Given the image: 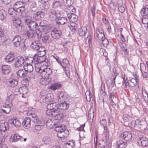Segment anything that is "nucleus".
Segmentation results:
<instances>
[{"label": "nucleus", "instance_id": "nucleus-1", "mask_svg": "<svg viewBox=\"0 0 148 148\" xmlns=\"http://www.w3.org/2000/svg\"><path fill=\"white\" fill-rule=\"evenodd\" d=\"M14 47H20L21 50H25V45L23 39L18 35L14 36L12 40Z\"/></svg>", "mask_w": 148, "mask_h": 148}, {"label": "nucleus", "instance_id": "nucleus-2", "mask_svg": "<svg viewBox=\"0 0 148 148\" xmlns=\"http://www.w3.org/2000/svg\"><path fill=\"white\" fill-rule=\"evenodd\" d=\"M31 18L30 16H27L24 18V21L25 23L28 26L30 30L35 31L37 28L38 24L36 22L31 21Z\"/></svg>", "mask_w": 148, "mask_h": 148}, {"label": "nucleus", "instance_id": "nucleus-3", "mask_svg": "<svg viewBox=\"0 0 148 148\" xmlns=\"http://www.w3.org/2000/svg\"><path fill=\"white\" fill-rule=\"evenodd\" d=\"M26 35L29 38H34L37 39L38 40H39L41 36L42 33L38 29L36 32L32 30L27 31Z\"/></svg>", "mask_w": 148, "mask_h": 148}, {"label": "nucleus", "instance_id": "nucleus-4", "mask_svg": "<svg viewBox=\"0 0 148 148\" xmlns=\"http://www.w3.org/2000/svg\"><path fill=\"white\" fill-rule=\"evenodd\" d=\"M36 60V64H42L45 66H47L49 64L48 60L46 58L45 56H39L38 54H36L35 57Z\"/></svg>", "mask_w": 148, "mask_h": 148}, {"label": "nucleus", "instance_id": "nucleus-5", "mask_svg": "<svg viewBox=\"0 0 148 148\" xmlns=\"http://www.w3.org/2000/svg\"><path fill=\"white\" fill-rule=\"evenodd\" d=\"M47 108V110L46 111V114L48 115L49 114L47 113V112H49V113H51L52 112H55L57 111V110H59V105L56 103L48 104Z\"/></svg>", "mask_w": 148, "mask_h": 148}, {"label": "nucleus", "instance_id": "nucleus-6", "mask_svg": "<svg viewBox=\"0 0 148 148\" xmlns=\"http://www.w3.org/2000/svg\"><path fill=\"white\" fill-rule=\"evenodd\" d=\"M52 72V70L49 68H47L44 69H43L41 73V75L45 79L48 80L49 82V76L51 74Z\"/></svg>", "mask_w": 148, "mask_h": 148}, {"label": "nucleus", "instance_id": "nucleus-7", "mask_svg": "<svg viewBox=\"0 0 148 148\" xmlns=\"http://www.w3.org/2000/svg\"><path fill=\"white\" fill-rule=\"evenodd\" d=\"M47 113L49 114L48 115L53 117L54 119L56 120H59L63 118V115L62 113H60V110H57V111L55 112H52L51 114L48 112H47Z\"/></svg>", "mask_w": 148, "mask_h": 148}, {"label": "nucleus", "instance_id": "nucleus-8", "mask_svg": "<svg viewBox=\"0 0 148 148\" xmlns=\"http://www.w3.org/2000/svg\"><path fill=\"white\" fill-rule=\"evenodd\" d=\"M25 62L24 58L22 56H17L15 59L14 63L15 67H18L22 66Z\"/></svg>", "mask_w": 148, "mask_h": 148}, {"label": "nucleus", "instance_id": "nucleus-9", "mask_svg": "<svg viewBox=\"0 0 148 148\" xmlns=\"http://www.w3.org/2000/svg\"><path fill=\"white\" fill-rule=\"evenodd\" d=\"M119 138L126 141H128L132 139V134L130 131L125 132L120 135Z\"/></svg>", "mask_w": 148, "mask_h": 148}, {"label": "nucleus", "instance_id": "nucleus-10", "mask_svg": "<svg viewBox=\"0 0 148 148\" xmlns=\"http://www.w3.org/2000/svg\"><path fill=\"white\" fill-rule=\"evenodd\" d=\"M62 34L60 30L55 28L51 32V34L52 38L58 39L60 37Z\"/></svg>", "mask_w": 148, "mask_h": 148}, {"label": "nucleus", "instance_id": "nucleus-11", "mask_svg": "<svg viewBox=\"0 0 148 148\" xmlns=\"http://www.w3.org/2000/svg\"><path fill=\"white\" fill-rule=\"evenodd\" d=\"M57 99L59 102H65L67 100V96L63 92H61L59 93Z\"/></svg>", "mask_w": 148, "mask_h": 148}, {"label": "nucleus", "instance_id": "nucleus-12", "mask_svg": "<svg viewBox=\"0 0 148 148\" xmlns=\"http://www.w3.org/2000/svg\"><path fill=\"white\" fill-rule=\"evenodd\" d=\"M12 106V104L11 103H8V101H6L5 104L3 106V108H1L3 112H4L6 114L9 113L11 111L10 108Z\"/></svg>", "mask_w": 148, "mask_h": 148}, {"label": "nucleus", "instance_id": "nucleus-13", "mask_svg": "<svg viewBox=\"0 0 148 148\" xmlns=\"http://www.w3.org/2000/svg\"><path fill=\"white\" fill-rule=\"evenodd\" d=\"M45 15V13L41 11H38L33 15V18L36 21L40 20L43 18Z\"/></svg>", "mask_w": 148, "mask_h": 148}, {"label": "nucleus", "instance_id": "nucleus-14", "mask_svg": "<svg viewBox=\"0 0 148 148\" xmlns=\"http://www.w3.org/2000/svg\"><path fill=\"white\" fill-rule=\"evenodd\" d=\"M31 119L28 117H26L23 121L22 124L26 129L29 128L31 126Z\"/></svg>", "mask_w": 148, "mask_h": 148}, {"label": "nucleus", "instance_id": "nucleus-15", "mask_svg": "<svg viewBox=\"0 0 148 148\" xmlns=\"http://www.w3.org/2000/svg\"><path fill=\"white\" fill-rule=\"evenodd\" d=\"M13 25L16 27H21V21L20 18L16 17L12 18Z\"/></svg>", "mask_w": 148, "mask_h": 148}, {"label": "nucleus", "instance_id": "nucleus-16", "mask_svg": "<svg viewBox=\"0 0 148 148\" xmlns=\"http://www.w3.org/2000/svg\"><path fill=\"white\" fill-rule=\"evenodd\" d=\"M138 143L139 144L140 143L141 145L143 147H146L148 145V140L145 137H140Z\"/></svg>", "mask_w": 148, "mask_h": 148}, {"label": "nucleus", "instance_id": "nucleus-17", "mask_svg": "<svg viewBox=\"0 0 148 148\" xmlns=\"http://www.w3.org/2000/svg\"><path fill=\"white\" fill-rule=\"evenodd\" d=\"M41 45L37 40H35L32 42L30 47L32 49L35 51H36L39 48V47H40V46Z\"/></svg>", "mask_w": 148, "mask_h": 148}, {"label": "nucleus", "instance_id": "nucleus-18", "mask_svg": "<svg viewBox=\"0 0 148 148\" xmlns=\"http://www.w3.org/2000/svg\"><path fill=\"white\" fill-rule=\"evenodd\" d=\"M50 15L56 18L59 17L60 16V13L58 11H56L54 9H50L49 11Z\"/></svg>", "mask_w": 148, "mask_h": 148}, {"label": "nucleus", "instance_id": "nucleus-19", "mask_svg": "<svg viewBox=\"0 0 148 148\" xmlns=\"http://www.w3.org/2000/svg\"><path fill=\"white\" fill-rule=\"evenodd\" d=\"M23 68L24 70L27 72L30 73L33 70V67L32 65L30 64L27 63L24 66Z\"/></svg>", "mask_w": 148, "mask_h": 148}, {"label": "nucleus", "instance_id": "nucleus-20", "mask_svg": "<svg viewBox=\"0 0 148 148\" xmlns=\"http://www.w3.org/2000/svg\"><path fill=\"white\" fill-rule=\"evenodd\" d=\"M44 124L45 122L43 121H38L36 124L35 127V129L37 130H40L43 128Z\"/></svg>", "mask_w": 148, "mask_h": 148}, {"label": "nucleus", "instance_id": "nucleus-21", "mask_svg": "<svg viewBox=\"0 0 148 148\" xmlns=\"http://www.w3.org/2000/svg\"><path fill=\"white\" fill-rule=\"evenodd\" d=\"M9 125L7 122H5L2 123L0 125V130L1 131L4 132L5 131L8 130Z\"/></svg>", "mask_w": 148, "mask_h": 148}, {"label": "nucleus", "instance_id": "nucleus-22", "mask_svg": "<svg viewBox=\"0 0 148 148\" xmlns=\"http://www.w3.org/2000/svg\"><path fill=\"white\" fill-rule=\"evenodd\" d=\"M9 122L10 124L13 125L14 126L17 127H19L21 125L19 121L16 119L14 120L11 119L9 121Z\"/></svg>", "mask_w": 148, "mask_h": 148}, {"label": "nucleus", "instance_id": "nucleus-23", "mask_svg": "<svg viewBox=\"0 0 148 148\" xmlns=\"http://www.w3.org/2000/svg\"><path fill=\"white\" fill-rule=\"evenodd\" d=\"M14 59V54L13 53L9 54L5 58V61L8 62H10Z\"/></svg>", "mask_w": 148, "mask_h": 148}, {"label": "nucleus", "instance_id": "nucleus-24", "mask_svg": "<svg viewBox=\"0 0 148 148\" xmlns=\"http://www.w3.org/2000/svg\"><path fill=\"white\" fill-rule=\"evenodd\" d=\"M2 73L8 74L10 72V67L8 65H4L2 66Z\"/></svg>", "mask_w": 148, "mask_h": 148}, {"label": "nucleus", "instance_id": "nucleus-25", "mask_svg": "<svg viewBox=\"0 0 148 148\" xmlns=\"http://www.w3.org/2000/svg\"><path fill=\"white\" fill-rule=\"evenodd\" d=\"M7 84L9 87L13 88L17 85L18 82L14 79H12L7 82Z\"/></svg>", "mask_w": 148, "mask_h": 148}, {"label": "nucleus", "instance_id": "nucleus-26", "mask_svg": "<svg viewBox=\"0 0 148 148\" xmlns=\"http://www.w3.org/2000/svg\"><path fill=\"white\" fill-rule=\"evenodd\" d=\"M67 23L66 17H59L57 21V23L59 24L64 25Z\"/></svg>", "mask_w": 148, "mask_h": 148}, {"label": "nucleus", "instance_id": "nucleus-27", "mask_svg": "<svg viewBox=\"0 0 148 148\" xmlns=\"http://www.w3.org/2000/svg\"><path fill=\"white\" fill-rule=\"evenodd\" d=\"M60 104L59 105V110H65L66 109L68 108L69 106L68 104L65 102H62L60 103Z\"/></svg>", "mask_w": 148, "mask_h": 148}, {"label": "nucleus", "instance_id": "nucleus-28", "mask_svg": "<svg viewBox=\"0 0 148 148\" xmlns=\"http://www.w3.org/2000/svg\"><path fill=\"white\" fill-rule=\"evenodd\" d=\"M117 144L118 148H125L127 145V143L122 140L118 141Z\"/></svg>", "mask_w": 148, "mask_h": 148}, {"label": "nucleus", "instance_id": "nucleus-29", "mask_svg": "<svg viewBox=\"0 0 148 148\" xmlns=\"http://www.w3.org/2000/svg\"><path fill=\"white\" fill-rule=\"evenodd\" d=\"M16 74L20 77H26L27 75V73L25 72L23 69L18 70L16 72Z\"/></svg>", "mask_w": 148, "mask_h": 148}, {"label": "nucleus", "instance_id": "nucleus-30", "mask_svg": "<svg viewBox=\"0 0 148 148\" xmlns=\"http://www.w3.org/2000/svg\"><path fill=\"white\" fill-rule=\"evenodd\" d=\"M60 64L65 69L66 67H69L70 66L69 61L66 58L64 59L62 61V63H61V64Z\"/></svg>", "mask_w": 148, "mask_h": 148}, {"label": "nucleus", "instance_id": "nucleus-31", "mask_svg": "<svg viewBox=\"0 0 148 148\" xmlns=\"http://www.w3.org/2000/svg\"><path fill=\"white\" fill-rule=\"evenodd\" d=\"M11 137L10 140L12 142H16L19 140V138H20V136L18 134H15L14 135H12L11 136Z\"/></svg>", "mask_w": 148, "mask_h": 148}, {"label": "nucleus", "instance_id": "nucleus-32", "mask_svg": "<svg viewBox=\"0 0 148 148\" xmlns=\"http://www.w3.org/2000/svg\"><path fill=\"white\" fill-rule=\"evenodd\" d=\"M140 13L143 16H146L148 14V5H145L143 6L140 11Z\"/></svg>", "mask_w": 148, "mask_h": 148}, {"label": "nucleus", "instance_id": "nucleus-33", "mask_svg": "<svg viewBox=\"0 0 148 148\" xmlns=\"http://www.w3.org/2000/svg\"><path fill=\"white\" fill-rule=\"evenodd\" d=\"M94 36L96 37L98 39L101 41L105 37L104 34H99L97 31H96L94 34Z\"/></svg>", "mask_w": 148, "mask_h": 148}, {"label": "nucleus", "instance_id": "nucleus-34", "mask_svg": "<svg viewBox=\"0 0 148 148\" xmlns=\"http://www.w3.org/2000/svg\"><path fill=\"white\" fill-rule=\"evenodd\" d=\"M51 93L47 94L45 98L43 99V101L46 103L49 102L51 101Z\"/></svg>", "mask_w": 148, "mask_h": 148}, {"label": "nucleus", "instance_id": "nucleus-35", "mask_svg": "<svg viewBox=\"0 0 148 148\" xmlns=\"http://www.w3.org/2000/svg\"><path fill=\"white\" fill-rule=\"evenodd\" d=\"M135 79L132 78L130 79V82L132 83L131 86H135L137 84V83L138 82V80L137 79V77L136 75L135 76Z\"/></svg>", "mask_w": 148, "mask_h": 148}, {"label": "nucleus", "instance_id": "nucleus-36", "mask_svg": "<svg viewBox=\"0 0 148 148\" xmlns=\"http://www.w3.org/2000/svg\"><path fill=\"white\" fill-rule=\"evenodd\" d=\"M54 125L55 126V130L57 132H62L64 128H63L62 125H57L55 123V122L53 123Z\"/></svg>", "mask_w": 148, "mask_h": 148}, {"label": "nucleus", "instance_id": "nucleus-37", "mask_svg": "<svg viewBox=\"0 0 148 148\" xmlns=\"http://www.w3.org/2000/svg\"><path fill=\"white\" fill-rule=\"evenodd\" d=\"M107 140L106 139H102L100 141L99 143V146L100 148H105V146H106Z\"/></svg>", "mask_w": 148, "mask_h": 148}, {"label": "nucleus", "instance_id": "nucleus-38", "mask_svg": "<svg viewBox=\"0 0 148 148\" xmlns=\"http://www.w3.org/2000/svg\"><path fill=\"white\" fill-rule=\"evenodd\" d=\"M8 12L9 14L11 15L12 16H15L17 15L16 11L13 8H9Z\"/></svg>", "mask_w": 148, "mask_h": 148}, {"label": "nucleus", "instance_id": "nucleus-39", "mask_svg": "<svg viewBox=\"0 0 148 148\" xmlns=\"http://www.w3.org/2000/svg\"><path fill=\"white\" fill-rule=\"evenodd\" d=\"M6 12L3 9L0 10V19L3 20L4 19L6 16Z\"/></svg>", "mask_w": 148, "mask_h": 148}, {"label": "nucleus", "instance_id": "nucleus-40", "mask_svg": "<svg viewBox=\"0 0 148 148\" xmlns=\"http://www.w3.org/2000/svg\"><path fill=\"white\" fill-rule=\"evenodd\" d=\"M36 54L35 55L33 58L29 57L28 58H26L25 59L28 60L30 64L34 63L35 64H36V60H35V57Z\"/></svg>", "mask_w": 148, "mask_h": 148}, {"label": "nucleus", "instance_id": "nucleus-41", "mask_svg": "<svg viewBox=\"0 0 148 148\" xmlns=\"http://www.w3.org/2000/svg\"><path fill=\"white\" fill-rule=\"evenodd\" d=\"M74 141H69L66 144V148H73L74 146Z\"/></svg>", "mask_w": 148, "mask_h": 148}, {"label": "nucleus", "instance_id": "nucleus-42", "mask_svg": "<svg viewBox=\"0 0 148 148\" xmlns=\"http://www.w3.org/2000/svg\"><path fill=\"white\" fill-rule=\"evenodd\" d=\"M50 38L49 35L45 34L42 37V40L43 42L46 43Z\"/></svg>", "mask_w": 148, "mask_h": 148}, {"label": "nucleus", "instance_id": "nucleus-43", "mask_svg": "<svg viewBox=\"0 0 148 148\" xmlns=\"http://www.w3.org/2000/svg\"><path fill=\"white\" fill-rule=\"evenodd\" d=\"M25 8L24 6H21L18 7L16 9V11L17 12L20 13L21 15H22V13H23L25 11Z\"/></svg>", "mask_w": 148, "mask_h": 148}, {"label": "nucleus", "instance_id": "nucleus-44", "mask_svg": "<svg viewBox=\"0 0 148 148\" xmlns=\"http://www.w3.org/2000/svg\"><path fill=\"white\" fill-rule=\"evenodd\" d=\"M85 95L87 100L88 101V98H89V101H90L92 99V100L93 99L92 95L90 93V91H87L85 93Z\"/></svg>", "mask_w": 148, "mask_h": 148}, {"label": "nucleus", "instance_id": "nucleus-45", "mask_svg": "<svg viewBox=\"0 0 148 148\" xmlns=\"http://www.w3.org/2000/svg\"><path fill=\"white\" fill-rule=\"evenodd\" d=\"M100 93L102 96L103 97H105L106 95V93L105 92V89L104 86L103 87L102 86L100 88Z\"/></svg>", "mask_w": 148, "mask_h": 148}, {"label": "nucleus", "instance_id": "nucleus-46", "mask_svg": "<svg viewBox=\"0 0 148 148\" xmlns=\"http://www.w3.org/2000/svg\"><path fill=\"white\" fill-rule=\"evenodd\" d=\"M85 29H83L82 27L79 29L78 30L79 35L81 36H84L86 34V32L84 30Z\"/></svg>", "mask_w": 148, "mask_h": 148}, {"label": "nucleus", "instance_id": "nucleus-47", "mask_svg": "<svg viewBox=\"0 0 148 148\" xmlns=\"http://www.w3.org/2000/svg\"><path fill=\"white\" fill-rule=\"evenodd\" d=\"M32 121L34 123H37L38 121H41V120H39L38 117L35 114H34L32 115Z\"/></svg>", "mask_w": 148, "mask_h": 148}, {"label": "nucleus", "instance_id": "nucleus-48", "mask_svg": "<svg viewBox=\"0 0 148 148\" xmlns=\"http://www.w3.org/2000/svg\"><path fill=\"white\" fill-rule=\"evenodd\" d=\"M42 141L46 144H48L51 140L50 138L48 136H45L42 138Z\"/></svg>", "mask_w": 148, "mask_h": 148}, {"label": "nucleus", "instance_id": "nucleus-49", "mask_svg": "<svg viewBox=\"0 0 148 148\" xmlns=\"http://www.w3.org/2000/svg\"><path fill=\"white\" fill-rule=\"evenodd\" d=\"M73 3V1H66V2L65 3L64 5L66 6H67L69 8H71L72 6V5Z\"/></svg>", "mask_w": 148, "mask_h": 148}, {"label": "nucleus", "instance_id": "nucleus-50", "mask_svg": "<svg viewBox=\"0 0 148 148\" xmlns=\"http://www.w3.org/2000/svg\"><path fill=\"white\" fill-rule=\"evenodd\" d=\"M61 132L62 134L63 135V136H64V137H66L69 134V131L67 129H65L64 127L63 129V131Z\"/></svg>", "mask_w": 148, "mask_h": 148}, {"label": "nucleus", "instance_id": "nucleus-51", "mask_svg": "<svg viewBox=\"0 0 148 148\" xmlns=\"http://www.w3.org/2000/svg\"><path fill=\"white\" fill-rule=\"evenodd\" d=\"M60 87V85L55 84H54L50 86V88L53 90H56Z\"/></svg>", "mask_w": 148, "mask_h": 148}, {"label": "nucleus", "instance_id": "nucleus-52", "mask_svg": "<svg viewBox=\"0 0 148 148\" xmlns=\"http://www.w3.org/2000/svg\"><path fill=\"white\" fill-rule=\"evenodd\" d=\"M78 18V16L74 14L73 15H72V18L70 20V21L72 23H74L77 21Z\"/></svg>", "mask_w": 148, "mask_h": 148}, {"label": "nucleus", "instance_id": "nucleus-53", "mask_svg": "<svg viewBox=\"0 0 148 148\" xmlns=\"http://www.w3.org/2000/svg\"><path fill=\"white\" fill-rule=\"evenodd\" d=\"M25 4L26 3L24 2V1H19L16 2L15 4V5H17L18 8V7L21 6H24L25 5Z\"/></svg>", "mask_w": 148, "mask_h": 148}, {"label": "nucleus", "instance_id": "nucleus-54", "mask_svg": "<svg viewBox=\"0 0 148 148\" xmlns=\"http://www.w3.org/2000/svg\"><path fill=\"white\" fill-rule=\"evenodd\" d=\"M33 5H30L31 9L32 11L35 12L37 9V7H36V4L35 2H34V3L33 2Z\"/></svg>", "mask_w": 148, "mask_h": 148}, {"label": "nucleus", "instance_id": "nucleus-55", "mask_svg": "<svg viewBox=\"0 0 148 148\" xmlns=\"http://www.w3.org/2000/svg\"><path fill=\"white\" fill-rule=\"evenodd\" d=\"M102 43L104 46H107L109 43L108 40L105 37L104 39L101 40Z\"/></svg>", "mask_w": 148, "mask_h": 148}, {"label": "nucleus", "instance_id": "nucleus-56", "mask_svg": "<svg viewBox=\"0 0 148 148\" xmlns=\"http://www.w3.org/2000/svg\"><path fill=\"white\" fill-rule=\"evenodd\" d=\"M107 122L106 119H102L100 120V124L101 126L103 127L106 126Z\"/></svg>", "mask_w": 148, "mask_h": 148}, {"label": "nucleus", "instance_id": "nucleus-57", "mask_svg": "<svg viewBox=\"0 0 148 148\" xmlns=\"http://www.w3.org/2000/svg\"><path fill=\"white\" fill-rule=\"evenodd\" d=\"M52 122L51 120H48L46 123V126L48 127H53Z\"/></svg>", "mask_w": 148, "mask_h": 148}, {"label": "nucleus", "instance_id": "nucleus-58", "mask_svg": "<svg viewBox=\"0 0 148 148\" xmlns=\"http://www.w3.org/2000/svg\"><path fill=\"white\" fill-rule=\"evenodd\" d=\"M109 5L110 8H112L113 10L115 9L116 6L112 2V1H109Z\"/></svg>", "mask_w": 148, "mask_h": 148}, {"label": "nucleus", "instance_id": "nucleus-59", "mask_svg": "<svg viewBox=\"0 0 148 148\" xmlns=\"http://www.w3.org/2000/svg\"><path fill=\"white\" fill-rule=\"evenodd\" d=\"M146 66L145 64L143 63L140 64V70L142 73L143 71H144L146 70Z\"/></svg>", "mask_w": 148, "mask_h": 148}, {"label": "nucleus", "instance_id": "nucleus-60", "mask_svg": "<svg viewBox=\"0 0 148 148\" xmlns=\"http://www.w3.org/2000/svg\"><path fill=\"white\" fill-rule=\"evenodd\" d=\"M144 90L145 91L143 92V90L142 89V95L144 97V99L148 100V94L145 91V90Z\"/></svg>", "mask_w": 148, "mask_h": 148}, {"label": "nucleus", "instance_id": "nucleus-61", "mask_svg": "<svg viewBox=\"0 0 148 148\" xmlns=\"http://www.w3.org/2000/svg\"><path fill=\"white\" fill-rule=\"evenodd\" d=\"M26 89V88L25 87H20L19 89L18 88L15 89V91L17 92L16 94H18L21 91V90H25Z\"/></svg>", "mask_w": 148, "mask_h": 148}, {"label": "nucleus", "instance_id": "nucleus-62", "mask_svg": "<svg viewBox=\"0 0 148 148\" xmlns=\"http://www.w3.org/2000/svg\"><path fill=\"white\" fill-rule=\"evenodd\" d=\"M61 5V3L59 1H56L53 4V6L54 8H57L60 6Z\"/></svg>", "mask_w": 148, "mask_h": 148}, {"label": "nucleus", "instance_id": "nucleus-63", "mask_svg": "<svg viewBox=\"0 0 148 148\" xmlns=\"http://www.w3.org/2000/svg\"><path fill=\"white\" fill-rule=\"evenodd\" d=\"M119 10L121 13H123L125 11L124 7L122 5L118 7Z\"/></svg>", "mask_w": 148, "mask_h": 148}, {"label": "nucleus", "instance_id": "nucleus-64", "mask_svg": "<svg viewBox=\"0 0 148 148\" xmlns=\"http://www.w3.org/2000/svg\"><path fill=\"white\" fill-rule=\"evenodd\" d=\"M142 23L144 24H148V18H144L142 19Z\"/></svg>", "mask_w": 148, "mask_h": 148}]
</instances>
